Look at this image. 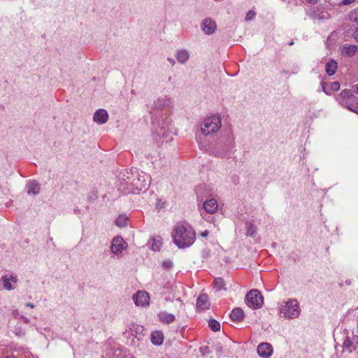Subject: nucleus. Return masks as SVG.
Returning a JSON list of instances; mask_svg holds the SVG:
<instances>
[{
    "label": "nucleus",
    "mask_w": 358,
    "mask_h": 358,
    "mask_svg": "<svg viewBox=\"0 0 358 358\" xmlns=\"http://www.w3.org/2000/svg\"><path fill=\"white\" fill-rule=\"evenodd\" d=\"M257 227L253 223L247 222H246V234L248 236L253 237L256 234Z\"/></svg>",
    "instance_id": "bb28decb"
},
{
    "label": "nucleus",
    "mask_w": 358,
    "mask_h": 358,
    "mask_svg": "<svg viewBox=\"0 0 358 358\" xmlns=\"http://www.w3.org/2000/svg\"><path fill=\"white\" fill-rule=\"evenodd\" d=\"M355 1V0H343L342 4L343 5H349V4L354 3Z\"/></svg>",
    "instance_id": "473e14b6"
},
{
    "label": "nucleus",
    "mask_w": 358,
    "mask_h": 358,
    "mask_svg": "<svg viewBox=\"0 0 358 358\" xmlns=\"http://www.w3.org/2000/svg\"><path fill=\"white\" fill-rule=\"evenodd\" d=\"M208 347H205V348H201V350H203L204 352H206V350H208Z\"/></svg>",
    "instance_id": "a19ab883"
},
{
    "label": "nucleus",
    "mask_w": 358,
    "mask_h": 358,
    "mask_svg": "<svg viewBox=\"0 0 358 358\" xmlns=\"http://www.w3.org/2000/svg\"><path fill=\"white\" fill-rule=\"evenodd\" d=\"M171 104V99L167 96L159 97L154 102V108L162 110Z\"/></svg>",
    "instance_id": "f3484780"
},
{
    "label": "nucleus",
    "mask_w": 358,
    "mask_h": 358,
    "mask_svg": "<svg viewBox=\"0 0 358 358\" xmlns=\"http://www.w3.org/2000/svg\"><path fill=\"white\" fill-rule=\"evenodd\" d=\"M167 60L169 62V63H171L172 65H174L175 64V60L173 59V58H168Z\"/></svg>",
    "instance_id": "58836bf2"
},
{
    "label": "nucleus",
    "mask_w": 358,
    "mask_h": 358,
    "mask_svg": "<svg viewBox=\"0 0 358 358\" xmlns=\"http://www.w3.org/2000/svg\"><path fill=\"white\" fill-rule=\"evenodd\" d=\"M207 234H208V232L206 231L205 233L203 234V236H207Z\"/></svg>",
    "instance_id": "37998d69"
},
{
    "label": "nucleus",
    "mask_w": 358,
    "mask_h": 358,
    "mask_svg": "<svg viewBox=\"0 0 358 358\" xmlns=\"http://www.w3.org/2000/svg\"><path fill=\"white\" fill-rule=\"evenodd\" d=\"M176 57L180 64H185L189 59V53L186 49H181L177 51Z\"/></svg>",
    "instance_id": "aec40b11"
},
{
    "label": "nucleus",
    "mask_w": 358,
    "mask_h": 358,
    "mask_svg": "<svg viewBox=\"0 0 358 358\" xmlns=\"http://www.w3.org/2000/svg\"><path fill=\"white\" fill-rule=\"evenodd\" d=\"M353 38L357 42H358V28L354 32Z\"/></svg>",
    "instance_id": "c9c22d12"
},
{
    "label": "nucleus",
    "mask_w": 358,
    "mask_h": 358,
    "mask_svg": "<svg viewBox=\"0 0 358 358\" xmlns=\"http://www.w3.org/2000/svg\"><path fill=\"white\" fill-rule=\"evenodd\" d=\"M12 315L14 317H17L19 315V311L17 309L16 310H13V312H12Z\"/></svg>",
    "instance_id": "e433bc0d"
},
{
    "label": "nucleus",
    "mask_w": 358,
    "mask_h": 358,
    "mask_svg": "<svg viewBox=\"0 0 358 358\" xmlns=\"http://www.w3.org/2000/svg\"><path fill=\"white\" fill-rule=\"evenodd\" d=\"M152 343L155 345H160L164 341V335L161 331H155L151 334Z\"/></svg>",
    "instance_id": "393cba45"
},
{
    "label": "nucleus",
    "mask_w": 358,
    "mask_h": 358,
    "mask_svg": "<svg viewBox=\"0 0 358 358\" xmlns=\"http://www.w3.org/2000/svg\"><path fill=\"white\" fill-rule=\"evenodd\" d=\"M358 50L357 45H347L345 44L340 48L341 55L345 57H353Z\"/></svg>",
    "instance_id": "ddd939ff"
},
{
    "label": "nucleus",
    "mask_w": 358,
    "mask_h": 358,
    "mask_svg": "<svg viewBox=\"0 0 358 358\" xmlns=\"http://www.w3.org/2000/svg\"><path fill=\"white\" fill-rule=\"evenodd\" d=\"M243 316H244V312L240 308H234L230 315L231 320L235 322H240V321L243 320Z\"/></svg>",
    "instance_id": "b1692460"
},
{
    "label": "nucleus",
    "mask_w": 358,
    "mask_h": 358,
    "mask_svg": "<svg viewBox=\"0 0 358 358\" xmlns=\"http://www.w3.org/2000/svg\"><path fill=\"white\" fill-rule=\"evenodd\" d=\"M214 285H215V288L217 290V291H220V290H226V287H225V284H224V280L221 278H215V281H214Z\"/></svg>",
    "instance_id": "cd10ccee"
},
{
    "label": "nucleus",
    "mask_w": 358,
    "mask_h": 358,
    "mask_svg": "<svg viewBox=\"0 0 358 358\" xmlns=\"http://www.w3.org/2000/svg\"><path fill=\"white\" fill-rule=\"evenodd\" d=\"M163 264L166 268H170L172 266V263L170 261H165Z\"/></svg>",
    "instance_id": "72a5a7b5"
},
{
    "label": "nucleus",
    "mask_w": 358,
    "mask_h": 358,
    "mask_svg": "<svg viewBox=\"0 0 358 358\" xmlns=\"http://www.w3.org/2000/svg\"><path fill=\"white\" fill-rule=\"evenodd\" d=\"M196 306L200 310H207L210 307V302L207 295L201 294L197 299Z\"/></svg>",
    "instance_id": "a211bd4d"
},
{
    "label": "nucleus",
    "mask_w": 358,
    "mask_h": 358,
    "mask_svg": "<svg viewBox=\"0 0 358 358\" xmlns=\"http://www.w3.org/2000/svg\"><path fill=\"white\" fill-rule=\"evenodd\" d=\"M149 295L146 292L138 291L134 296V300L137 306H145L149 303Z\"/></svg>",
    "instance_id": "f8f14e48"
},
{
    "label": "nucleus",
    "mask_w": 358,
    "mask_h": 358,
    "mask_svg": "<svg viewBox=\"0 0 358 358\" xmlns=\"http://www.w3.org/2000/svg\"><path fill=\"white\" fill-rule=\"evenodd\" d=\"M357 87V93L358 94V84L356 85Z\"/></svg>",
    "instance_id": "c03bdc74"
},
{
    "label": "nucleus",
    "mask_w": 358,
    "mask_h": 358,
    "mask_svg": "<svg viewBox=\"0 0 358 358\" xmlns=\"http://www.w3.org/2000/svg\"><path fill=\"white\" fill-rule=\"evenodd\" d=\"M171 130V121L168 118L162 117L155 127V133L159 139L167 137Z\"/></svg>",
    "instance_id": "0eeeda50"
},
{
    "label": "nucleus",
    "mask_w": 358,
    "mask_h": 358,
    "mask_svg": "<svg viewBox=\"0 0 358 358\" xmlns=\"http://www.w3.org/2000/svg\"><path fill=\"white\" fill-rule=\"evenodd\" d=\"M149 247L153 251H159L162 245V238L160 236H154L148 243Z\"/></svg>",
    "instance_id": "5701e85b"
},
{
    "label": "nucleus",
    "mask_w": 358,
    "mask_h": 358,
    "mask_svg": "<svg viewBox=\"0 0 358 358\" xmlns=\"http://www.w3.org/2000/svg\"><path fill=\"white\" fill-rule=\"evenodd\" d=\"M280 313L286 319H295L301 313L299 303L296 299H289L280 308Z\"/></svg>",
    "instance_id": "20e7f679"
},
{
    "label": "nucleus",
    "mask_w": 358,
    "mask_h": 358,
    "mask_svg": "<svg viewBox=\"0 0 358 358\" xmlns=\"http://www.w3.org/2000/svg\"><path fill=\"white\" fill-rule=\"evenodd\" d=\"M157 317L159 320V321L164 324H171L175 321V316L169 313L166 311H160L157 314Z\"/></svg>",
    "instance_id": "6ab92c4d"
},
{
    "label": "nucleus",
    "mask_w": 358,
    "mask_h": 358,
    "mask_svg": "<svg viewBox=\"0 0 358 358\" xmlns=\"http://www.w3.org/2000/svg\"><path fill=\"white\" fill-rule=\"evenodd\" d=\"M336 99L342 106L344 104H347V101H350L351 99H355V97L350 90L345 89L336 96Z\"/></svg>",
    "instance_id": "9d476101"
},
{
    "label": "nucleus",
    "mask_w": 358,
    "mask_h": 358,
    "mask_svg": "<svg viewBox=\"0 0 358 358\" xmlns=\"http://www.w3.org/2000/svg\"><path fill=\"white\" fill-rule=\"evenodd\" d=\"M26 306H27V307H30V308H34V307H35V306H34L33 303H26Z\"/></svg>",
    "instance_id": "ea45409f"
},
{
    "label": "nucleus",
    "mask_w": 358,
    "mask_h": 358,
    "mask_svg": "<svg viewBox=\"0 0 358 358\" xmlns=\"http://www.w3.org/2000/svg\"><path fill=\"white\" fill-rule=\"evenodd\" d=\"M127 244L121 236H115L113 238L110 244L111 252L120 257L122 255L123 251L127 248Z\"/></svg>",
    "instance_id": "423d86ee"
},
{
    "label": "nucleus",
    "mask_w": 358,
    "mask_h": 358,
    "mask_svg": "<svg viewBox=\"0 0 358 358\" xmlns=\"http://www.w3.org/2000/svg\"><path fill=\"white\" fill-rule=\"evenodd\" d=\"M323 91H324L326 94H329V92H327V91L324 90V87H323Z\"/></svg>",
    "instance_id": "79ce46f5"
},
{
    "label": "nucleus",
    "mask_w": 358,
    "mask_h": 358,
    "mask_svg": "<svg viewBox=\"0 0 358 358\" xmlns=\"http://www.w3.org/2000/svg\"><path fill=\"white\" fill-rule=\"evenodd\" d=\"M257 353L263 358H269L273 354V348L268 343H262L257 346Z\"/></svg>",
    "instance_id": "1a4fd4ad"
},
{
    "label": "nucleus",
    "mask_w": 358,
    "mask_h": 358,
    "mask_svg": "<svg viewBox=\"0 0 358 358\" xmlns=\"http://www.w3.org/2000/svg\"><path fill=\"white\" fill-rule=\"evenodd\" d=\"M172 236L174 243L179 248H185L192 245L196 238L194 231L192 227L185 224L175 227Z\"/></svg>",
    "instance_id": "f03ea898"
},
{
    "label": "nucleus",
    "mask_w": 358,
    "mask_h": 358,
    "mask_svg": "<svg viewBox=\"0 0 358 358\" xmlns=\"http://www.w3.org/2000/svg\"><path fill=\"white\" fill-rule=\"evenodd\" d=\"M351 345H352V342L349 339H347L344 341V345L345 347L350 348Z\"/></svg>",
    "instance_id": "f704fd0d"
},
{
    "label": "nucleus",
    "mask_w": 358,
    "mask_h": 358,
    "mask_svg": "<svg viewBox=\"0 0 358 358\" xmlns=\"http://www.w3.org/2000/svg\"><path fill=\"white\" fill-rule=\"evenodd\" d=\"M342 106L358 114V103L354 102V99H351L350 101H347V104H344Z\"/></svg>",
    "instance_id": "a878e982"
},
{
    "label": "nucleus",
    "mask_w": 358,
    "mask_h": 358,
    "mask_svg": "<svg viewBox=\"0 0 358 358\" xmlns=\"http://www.w3.org/2000/svg\"><path fill=\"white\" fill-rule=\"evenodd\" d=\"M1 280L3 284V287L7 290L10 291V290H13L15 289V287L12 285L11 282H13L14 283H17V278L13 275H5L2 276Z\"/></svg>",
    "instance_id": "dca6fc26"
},
{
    "label": "nucleus",
    "mask_w": 358,
    "mask_h": 358,
    "mask_svg": "<svg viewBox=\"0 0 358 358\" xmlns=\"http://www.w3.org/2000/svg\"><path fill=\"white\" fill-rule=\"evenodd\" d=\"M128 331L131 336H134V338H136L138 341L142 339L143 336L144 328L141 325L131 324L129 326Z\"/></svg>",
    "instance_id": "9b49d317"
},
{
    "label": "nucleus",
    "mask_w": 358,
    "mask_h": 358,
    "mask_svg": "<svg viewBox=\"0 0 358 358\" xmlns=\"http://www.w3.org/2000/svg\"><path fill=\"white\" fill-rule=\"evenodd\" d=\"M208 325L213 331H217L220 329V324L214 319H211L208 321Z\"/></svg>",
    "instance_id": "c756f323"
},
{
    "label": "nucleus",
    "mask_w": 358,
    "mask_h": 358,
    "mask_svg": "<svg viewBox=\"0 0 358 358\" xmlns=\"http://www.w3.org/2000/svg\"><path fill=\"white\" fill-rule=\"evenodd\" d=\"M340 89V83L337 81L332 82L330 84V90L333 92H336Z\"/></svg>",
    "instance_id": "2f4dec72"
},
{
    "label": "nucleus",
    "mask_w": 358,
    "mask_h": 358,
    "mask_svg": "<svg viewBox=\"0 0 358 358\" xmlns=\"http://www.w3.org/2000/svg\"><path fill=\"white\" fill-rule=\"evenodd\" d=\"M221 124V117L219 115H213L203 120L201 131L205 136L211 135L220 130Z\"/></svg>",
    "instance_id": "7ed1b4c3"
},
{
    "label": "nucleus",
    "mask_w": 358,
    "mask_h": 358,
    "mask_svg": "<svg viewBox=\"0 0 358 358\" xmlns=\"http://www.w3.org/2000/svg\"><path fill=\"white\" fill-rule=\"evenodd\" d=\"M337 69L338 63L334 59H330L326 64L325 70L327 73L330 76L336 73Z\"/></svg>",
    "instance_id": "4be33fe9"
},
{
    "label": "nucleus",
    "mask_w": 358,
    "mask_h": 358,
    "mask_svg": "<svg viewBox=\"0 0 358 358\" xmlns=\"http://www.w3.org/2000/svg\"><path fill=\"white\" fill-rule=\"evenodd\" d=\"M6 358H15V357H6Z\"/></svg>",
    "instance_id": "a18cd8bd"
},
{
    "label": "nucleus",
    "mask_w": 358,
    "mask_h": 358,
    "mask_svg": "<svg viewBox=\"0 0 358 358\" xmlns=\"http://www.w3.org/2000/svg\"><path fill=\"white\" fill-rule=\"evenodd\" d=\"M201 29L206 34L210 35L215 31L217 24L211 18L207 17L202 20L201 23Z\"/></svg>",
    "instance_id": "6e6552de"
},
{
    "label": "nucleus",
    "mask_w": 358,
    "mask_h": 358,
    "mask_svg": "<svg viewBox=\"0 0 358 358\" xmlns=\"http://www.w3.org/2000/svg\"><path fill=\"white\" fill-rule=\"evenodd\" d=\"M108 114L104 109H99L94 114L93 120L99 124H103L107 122Z\"/></svg>",
    "instance_id": "4468645a"
},
{
    "label": "nucleus",
    "mask_w": 358,
    "mask_h": 358,
    "mask_svg": "<svg viewBox=\"0 0 358 358\" xmlns=\"http://www.w3.org/2000/svg\"><path fill=\"white\" fill-rule=\"evenodd\" d=\"M121 180L120 188L122 191L126 194H137L148 188L150 178L145 172L135 169L131 170V172L127 171L122 173Z\"/></svg>",
    "instance_id": "f257e3e1"
},
{
    "label": "nucleus",
    "mask_w": 358,
    "mask_h": 358,
    "mask_svg": "<svg viewBox=\"0 0 358 358\" xmlns=\"http://www.w3.org/2000/svg\"><path fill=\"white\" fill-rule=\"evenodd\" d=\"M256 15V13L255 11L253 10H249L247 13H246V16H245V20L246 21H250V20H252L255 18Z\"/></svg>",
    "instance_id": "7c9ffc66"
},
{
    "label": "nucleus",
    "mask_w": 358,
    "mask_h": 358,
    "mask_svg": "<svg viewBox=\"0 0 358 358\" xmlns=\"http://www.w3.org/2000/svg\"><path fill=\"white\" fill-rule=\"evenodd\" d=\"M40 192V185L35 180L29 181L27 186L28 194L36 195Z\"/></svg>",
    "instance_id": "412c9836"
},
{
    "label": "nucleus",
    "mask_w": 358,
    "mask_h": 358,
    "mask_svg": "<svg viewBox=\"0 0 358 358\" xmlns=\"http://www.w3.org/2000/svg\"><path fill=\"white\" fill-rule=\"evenodd\" d=\"M117 226L124 227L127 224V217L125 215L119 216L115 221Z\"/></svg>",
    "instance_id": "c85d7f7f"
},
{
    "label": "nucleus",
    "mask_w": 358,
    "mask_h": 358,
    "mask_svg": "<svg viewBox=\"0 0 358 358\" xmlns=\"http://www.w3.org/2000/svg\"><path fill=\"white\" fill-rule=\"evenodd\" d=\"M245 301L248 306L254 309L261 308L264 303L263 296L257 289L250 290L246 294Z\"/></svg>",
    "instance_id": "39448f33"
},
{
    "label": "nucleus",
    "mask_w": 358,
    "mask_h": 358,
    "mask_svg": "<svg viewBox=\"0 0 358 358\" xmlns=\"http://www.w3.org/2000/svg\"><path fill=\"white\" fill-rule=\"evenodd\" d=\"M25 323H29V320L26 317L21 315L20 317Z\"/></svg>",
    "instance_id": "4c0bfd02"
},
{
    "label": "nucleus",
    "mask_w": 358,
    "mask_h": 358,
    "mask_svg": "<svg viewBox=\"0 0 358 358\" xmlns=\"http://www.w3.org/2000/svg\"><path fill=\"white\" fill-rule=\"evenodd\" d=\"M203 207L206 213L209 214H213L218 209L217 200L215 199L206 200L205 202H203Z\"/></svg>",
    "instance_id": "2eb2a0df"
}]
</instances>
